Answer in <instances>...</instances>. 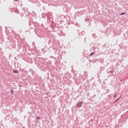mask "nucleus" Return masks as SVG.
Here are the masks:
<instances>
[{
    "label": "nucleus",
    "instance_id": "1",
    "mask_svg": "<svg viewBox=\"0 0 128 128\" xmlns=\"http://www.w3.org/2000/svg\"><path fill=\"white\" fill-rule=\"evenodd\" d=\"M13 72L14 74H18V71L17 70H13Z\"/></svg>",
    "mask_w": 128,
    "mask_h": 128
},
{
    "label": "nucleus",
    "instance_id": "2",
    "mask_svg": "<svg viewBox=\"0 0 128 128\" xmlns=\"http://www.w3.org/2000/svg\"><path fill=\"white\" fill-rule=\"evenodd\" d=\"M124 14H126V12H122L120 14V16H124Z\"/></svg>",
    "mask_w": 128,
    "mask_h": 128
},
{
    "label": "nucleus",
    "instance_id": "3",
    "mask_svg": "<svg viewBox=\"0 0 128 128\" xmlns=\"http://www.w3.org/2000/svg\"><path fill=\"white\" fill-rule=\"evenodd\" d=\"M92 54H94V52H92V53H91V54H90V56H92Z\"/></svg>",
    "mask_w": 128,
    "mask_h": 128
},
{
    "label": "nucleus",
    "instance_id": "4",
    "mask_svg": "<svg viewBox=\"0 0 128 128\" xmlns=\"http://www.w3.org/2000/svg\"><path fill=\"white\" fill-rule=\"evenodd\" d=\"M16 0V2H17L18 0Z\"/></svg>",
    "mask_w": 128,
    "mask_h": 128
},
{
    "label": "nucleus",
    "instance_id": "5",
    "mask_svg": "<svg viewBox=\"0 0 128 128\" xmlns=\"http://www.w3.org/2000/svg\"><path fill=\"white\" fill-rule=\"evenodd\" d=\"M81 106H79V108H80Z\"/></svg>",
    "mask_w": 128,
    "mask_h": 128
},
{
    "label": "nucleus",
    "instance_id": "6",
    "mask_svg": "<svg viewBox=\"0 0 128 128\" xmlns=\"http://www.w3.org/2000/svg\"><path fill=\"white\" fill-rule=\"evenodd\" d=\"M37 118H38V117H37Z\"/></svg>",
    "mask_w": 128,
    "mask_h": 128
}]
</instances>
